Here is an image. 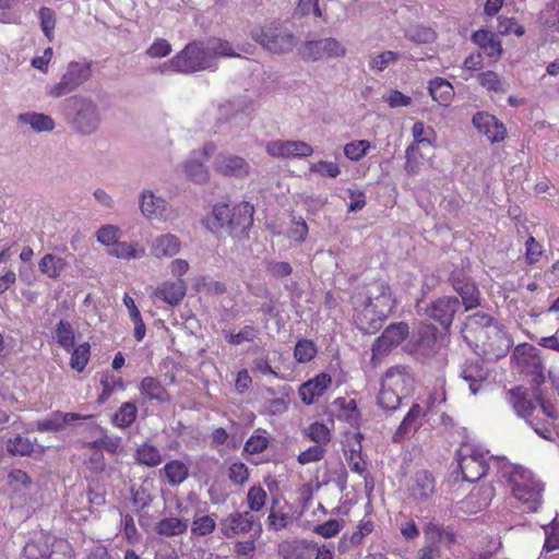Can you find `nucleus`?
<instances>
[{
	"label": "nucleus",
	"mask_w": 559,
	"mask_h": 559,
	"mask_svg": "<svg viewBox=\"0 0 559 559\" xmlns=\"http://www.w3.org/2000/svg\"><path fill=\"white\" fill-rule=\"evenodd\" d=\"M171 214L173 211L166 200L151 191L142 192V215L150 219L167 221Z\"/></svg>",
	"instance_id": "nucleus-21"
},
{
	"label": "nucleus",
	"mask_w": 559,
	"mask_h": 559,
	"mask_svg": "<svg viewBox=\"0 0 559 559\" xmlns=\"http://www.w3.org/2000/svg\"><path fill=\"white\" fill-rule=\"evenodd\" d=\"M343 527L342 520H329L323 524L316 525L312 532L323 538H332L336 536Z\"/></svg>",
	"instance_id": "nucleus-62"
},
{
	"label": "nucleus",
	"mask_w": 559,
	"mask_h": 559,
	"mask_svg": "<svg viewBox=\"0 0 559 559\" xmlns=\"http://www.w3.org/2000/svg\"><path fill=\"white\" fill-rule=\"evenodd\" d=\"M91 450H106L109 453L116 454L120 449V438H112L104 435L97 440L90 441L85 443Z\"/></svg>",
	"instance_id": "nucleus-60"
},
{
	"label": "nucleus",
	"mask_w": 559,
	"mask_h": 559,
	"mask_svg": "<svg viewBox=\"0 0 559 559\" xmlns=\"http://www.w3.org/2000/svg\"><path fill=\"white\" fill-rule=\"evenodd\" d=\"M213 167L216 173L228 177H245L250 171V166L245 158L224 153L216 156Z\"/></svg>",
	"instance_id": "nucleus-20"
},
{
	"label": "nucleus",
	"mask_w": 559,
	"mask_h": 559,
	"mask_svg": "<svg viewBox=\"0 0 559 559\" xmlns=\"http://www.w3.org/2000/svg\"><path fill=\"white\" fill-rule=\"evenodd\" d=\"M371 147L368 140H355L344 145V155L352 162H359L362 159Z\"/></svg>",
	"instance_id": "nucleus-44"
},
{
	"label": "nucleus",
	"mask_w": 559,
	"mask_h": 559,
	"mask_svg": "<svg viewBox=\"0 0 559 559\" xmlns=\"http://www.w3.org/2000/svg\"><path fill=\"white\" fill-rule=\"evenodd\" d=\"M207 45L212 55L214 69H216V60L218 57H238L230 43L227 40L212 39L207 41Z\"/></svg>",
	"instance_id": "nucleus-47"
},
{
	"label": "nucleus",
	"mask_w": 559,
	"mask_h": 559,
	"mask_svg": "<svg viewBox=\"0 0 559 559\" xmlns=\"http://www.w3.org/2000/svg\"><path fill=\"white\" fill-rule=\"evenodd\" d=\"M186 295V285L181 280L176 282H166L158 286L154 292L155 299L163 300L164 302L176 306Z\"/></svg>",
	"instance_id": "nucleus-28"
},
{
	"label": "nucleus",
	"mask_w": 559,
	"mask_h": 559,
	"mask_svg": "<svg viewBox=\"0 0 559 559\" xmlns=\"http://www.w3.org/2000/svg\"><path fill=\"white\" fill-rule=\"evenodd\" d=\"M19 120L29 124L37 132L51 131L55 128V121L50 116L37 112H25L19 116Z\"/></svg>",
	"instance_id": "nucleus-37"
},
{
	"label": "nucleus",
	"mask_w": 559,
	"mask_h": 559,
	"mask_svg": "<svg viewBox=\"0 0 559 559\" xmlns=\"http://www.w3.org/2000/svg\"><path fill=\"white\" fill-rule=\"evenodd\" d=\"M68 103L75 110L72 120L75 129L83 134L93 133L99 124L97 106L91 99L76 96L68 99Z\"/></svg>",
	"instance_id": "nucleus-10"
},
{
	"label": "nucleus",
	"mask_w": 559,
	"mask_h": 559,
	"mask_svg": "<svg viewBox=\"0 0 559 559\" xmlns=\"http://www.w3.org/2000/svg\"><path fill=\"white\" fill-rule=\"evenodd\" d=\"M405 37L417 44H427L435 40L436 34L430 27L416 26L407 29Z\"/></svg>",
	"instance_id": "nucleus-61"
},
{
	"label": "nucleus",
	"mask_w": 559,
	"mask_h": 559,
	"mask_svg": "<svg viewBox=\"0 0 559 559\" xmlns=\"http://www.w3.org/2000/svg\"><path fill=\"white\" fill-rule=\"evenodd\" d=\"M251 37L272 53L288 52L296 45L295 37L290 32L273 24L254 28L251 32Z\"/></svg>",
	"instance_id": "nucleus-7"
},
{
	"label": "nucleus",
	"mask_w": 559,
	"mask_h": 559,
	"mask_svg": "<svg viewBox=\"0 0 559 559\" xmlns=\"http://www.w3.org/2000/svg\"><path fill=\"white\" fill-rule=\"evenodd\" d=\"M493 464L499 467V481L506 486L523 510L537 511L543 502L544 485L534 474L508 461H496Z\"/></svg>",
	"instance_id": "nucleus-2"
},
{
	"label": "nucleus",
	"mask_w": 559,
	"mask_h": 559,
	"mask_svg": "<svg viewBox=\"0 0 559 559\" xmlns=\"http://www.w3.org/2000/svg\"><path fill=\"white\" fill-rule=\"evenodd\" d=\"M188 530V521L175 516L162 519L155 525V532L165 537L178 536Z\"/></svg>",
	"instance_id": "nucleus-33"
},
{
	"label": "nucleus",
	"mask_w": 559,
	"mask_h": 559,
	"mask_svg": "<svg viewBox=\"0 0 559 559\" xmlns=\"http://www.w3.org/2000/svg\"><path fill=\"white\" fill-rule=\"evenodd\" d=\"M50 537L40 536L27 542L22 550L21 559H46Z\"/></svg>",
	"instance_id": "nucleus-35"
},
{
	"label": "nucleus",
	"mask_w": 559,
	"mask_h": 559,
	"mask_svg": "<svg viewBox=\"0 0 559 559\" xmlns=\"http://www.w3.org/2000/svg\"><path fill=\"white\" fill-rule=\"evenodd\" d=\"M412 134L414 138V144L418 147L419 144H431L436 138V133L431 127L425 126L424 122L417 121L412 127Z\"/></svg>",
	"instance_id": "nucleus-58"
},
{
	"label": "nucleus",
	"mask_w": 559,
	"mask_h": 559,
	"mask_svg": "<svg viewBox=\"0 0 559 559\" xmlns=\"http://www.w3.org/2000/svg\"><path fill=\"white\" fill-rule=\"evenodd\" d=\"M252 527L253 515L250 512H233L219 522L221 534L228 539L247 534Z\"/></svg>",
	"instance_id": "nucleus-18"
},
{
	"label": "nucleus",
	"mask_w": 559,
	"mask_h": 559,
	"mask_svg": "<svg viewBox=\"0 0 559 559\" xmlns=\"http://www.w3.org/2000/svg\"><path fill=\"white\" fill-rule=\"evenodd\" d=\"M40 27L49 41L53 39V29L56 26V14L52 9L43 7L39 10Z\"/></svg>",
	"instance_id": "nucleus-59"
},
{
	"label": "nucleus",
	"mask_w": 559,
	"mask_h": 559,
	"mask_svg": "<svg viewBox=\"0 0 559 559\" xmlns=\"http://www.w3.org/2000/svg\"><path fill=\"white\" fill-rule=\"evenodd\" d=\"M91 74L92 70L90 63L70 62L61 80L50 87L48 94L52 97L68 95L86 82Z\"/></svg>",
	"instance_id": "nucleus-9"
},
{
	"label": "nucleus",
	"mask_w": 559,
	"mask_h": 559,
	"mask_svg": "<svg viewBox=\"0 0 559 559\" xmlns=\"http://www.w3.org/2000/svg\"><path fill=\"white\" fill-rule=\"evenodd\" d=\"M543 528L545 533V543L543 546V550L537 559H546L544 557L545 554L559 549V522L552 520Z\"/></svg>",
	"instance_id": "nucleus-40"
},
{
	"label": "nucleus",
	"mask_w": 559,
	"mask_h": 559,
	"mask_svg": "<svg viewBox=\"0 0 559 559\" xmlns=\"http://www.w3.org/2000/svg\"><path fill=\"white\" fill-rule=\"evenodd\" d=\"M266 153L275 158H304L313 154V147L305 141L273 140L265 145Z\"/></svg>",
	"instance_id": "nucleus-13"
},
{
	"label": "nucleus",
	"mask_w": 559,
	"mask_h": 559,
	"mask_svg": "<svg viewBox=\"0 0 559 559\" xmlns=\"http://www.w3.org/2000/svg\"><path fill=\"white\" fill-rule=\"evenodd\" d=\"M257 335L258 331L254 326L246 325L236 334H227L226 341L231 345H240L245 342H252Z\"/></svg>",
	"instance_id": "nucleus-64"
},
{
	"label": "nucleus",
	"mask_w": 559,
	"mask_h": 559,
	"mask_svg": "<svg viewBox=\"0 0 559 559\" xmlns=\"http://www.w3.org/2000/svg\"><path fill=\"white\" fill-rule=\"evenodd\" d=\"M472 122L478 132L487 136L491 143L501 142L506 138L507 130L503 123L488 112H476Z\"/></svg>",
	"instance_id": "nucleus-19"
},
{
	"label": "nucleus",
	"mask_w": 559,
	"mask_h": 559,
	"mask_svg": "<svg viewBox=\"0 0 559 559\" xmlns=\"http://www.w3.org/2000/svg\"><path fill=\"white\" fill-rule=\"evenodd\" d=\"M488 330L480 331L476 342L483 346L484 352H491L496 355L506 353L511 345V340L503 329L495 323Z\"/></svg>",
	"instance_id": "nucleus-17"
},
{
	"label": "nucleus",
	"mask_w": 559,
	"mask_h": 559,
	"mask_svg": "<svg viewBox=\"0 0 559 559\" xmlns=\"http://www.w3.org/2000/svg\"><path fill=\"white\" fill-rule=\"evenodd\" d=\"M266 491L261 486H252L247 493V504L250 511L259 512L265 506Z\"/></svg>",
	"instance_id": "nucleus-57"
},
{
	"label": "nucleus",
	"mask_w": 559,
	"mask_h": 559,
	"mask_svg": "<svg viewBox=\"0 0 559 559\" xmlns=\"http://www.w3.org/2000/svg\"><path fill=\"white\" fill-rule=\"evenodd\" d=\"M438 349L437 331L431 325H424L418 333L416 341V350L424 355L430 356Z\"/></svg>",
	"instance_id": "nucleus-32"
},
{
	"label": "nucleus",
	"mask_w": 559,
	"mask_h": 559,
	"mask_svg": "<svg viewBox=\"0 0 559 559\" xmlns=\"http://www.w3.org/2000/svg\"><path fill=\"white\" fill-rule=\"evenodd\" d=\"M91 416H81L76 413H62L55 412L49 418L40 420L37 423V430L40 432L45 431H60L66 425L72 424L79 419H86Z\"/></svg>",
	"instance_id": "nucleus-27"
},
{
	"label": "nucleus",
	"mask_w": 559,
	"mask_h": 559,
	"mask_svg": "<svg viewBox=\"0 0 559 559\" xmlns=\"http://www.w3.org/2000/svg\"><path fill=\"white\" fill-rule=\"evenodd\" d=\"M495 324L493 319L486 313H475L468 318L467 332L472 333L473 336L478 338L480 331L488 330L489 325Z\"/></svg>",
	"instance_id": "nucleus-48"
},
{
	"label": "nucleus",
	"mask_w": 559,
	"mask_h": 559,
	"mask_svg": "<svg viewBox=\"0 0 559 559\" xmlns=\"http://www.w3.org/2000/svg\"><path fill=\"white\" fill-rule=\"evenodd\" d=\"M408 335V325L404 322L390 324L372 345L371 361L379 362L391 349L401 344Z\"/></svg>",
	"instance_id": "nucleus-11"
},
{
	"label": "nucleus",
	"mask_w": 559,
	"mask_h": 559,
	"mask_svg": "<svg viewBox=\"0 0 559 559\" xmlns=\"http://www.w3.org/2000/svg\"><path fill=\"white\" fill-rule=\"evenodd\" d=\"M309 171L317 174L321 177L336 178L341 174V168L337 163L329 160H318L310 164Z\"/></svg>",
	"instance_id": "nucleus-56"
},
{
	"label": "nucleus",
	"mask_w": 559,
	"mask_h": 559,
	"mask_svg": "<svg viewBox=\"0 0 559 559\" xmlns=\"http://www.w3.org/2000/svg\"><path fill=\"white\" fill-rule=\"evenodd\" d=\"M7 450L13 455H29L34 450L33 441L27 437L16 435L7 441Z\"/></svg>",
	"instance_id": "nucleus-45"
},
{
	"label": "nucleus",
	"mask_w": 559,
	"mask_h": 559,
	"mask_svg": "<svg viewBox=\"0 0 559 559\" xmlns=\"http://www.w3.org/2000/svg\"><path fill=\"white\" fill-rule=\"evenodd\" d=\"M216 147L213 143H207L201 152H193L190 158L182 165V173L187 178L197 182L204 183L209 180V170L204 166V160L209 158Z\"/></svg>",
	"instance_id": "nucleus-14"
},
{
	"label": "nucleus",
	"mask_w": 559,
	"mask_h": 559,
	"mask_svg": "<svg viewBox=\"0 0 559 559\" xmlns=\"http://www.w3.org/2000/svg\"><path fill=\"white\" fill-rule=\"evenodd\" d=\"M460 308V301L456 297H440L432 301L426 309L429 318L439 322L444 329H448L454 318L455 312Z\"/></svg>",
	"instance_id": "nucleus-16"
},
{
	"label": "nucleus",
	"mask_w": 559,
	"mask_h": 559,
	"mask_svg": "<svg viewBox=\"0 0 559 559\" xmlns=\"http://www.w3.org/2000/svg\"><path fill=\"white\" fill-rule=\"evenodd\" d=\"M457 461L463 479L474 483L484 477L488 471L496 472L499 478V467L493 462L506 460L491 456L488 451L479 447L463 443L457 451Z\"/></svg>",
	"instance_id": "nucleus-5"
},
{
	"label": "nucleus",
	"mask_w": 559,
	"mask_h": 559,
	"mask_svg": "<svg viewBox=\"0 0 559 559\" xmlns=\"http://www.w3.org/2000/svg\"><path fill=\"white\" fill-rule=\"evenodd\" d=\"M102 393L98 396L99 403H105L114 393L124 390V381L121 377L114 374L110 370L99 373Z\"/></svg>",
	"instance_id": "nucleus-30"
},
{
	"label": "nucleus",
	"mask_w": 559,
	"mask_h": 559,
	"mask_svg": "<svg viewBox=\"0 0 559 559\" xmlns=\"http://www.w3.org/2000/svg\"><path fill=\"white\" fill-rule=\"evenodd\" d=\"M428 92L435 102L444 107H448L454 97L452 84L448 80L439 76L429 80Z\"/></svg>",
	"instance_id": "nucleus-29"
},
{
	"label": "nucleus",
	"mask_w": 559,
	"mask_h": 559,
	"mask_svg": "<svg viewBox=\"0 0 559 559\" xmlns=\"http://www.w3.org/2000/svg\"><path fill=\"white\" fill-rule=\"evenodd\" d=\"M66 266V260L52 253L45 254L38 263L39 271L47 275L49 278L53 280L61 275Z\"/></svg>",
	"instance_id": "nucleus-36"
},
{
	"label": "nucleus",
	"mask_w": 559,
	"mask_h": 559,
	"mask_svg": "<svg viewBox=\"0 0 559 559\" xmlns=\"http://www.w3.org/2000/svg\"><path fill=\"white\" fill-rule=\"evenodd\" d=\"M169 69L181 73L213 70V59L207 43L192 41L188 44L169 62L164 63L162 72Z\"/></svg>",
	"instance_id": "nucleus-6"
},
{
	"label": "nucleus",
	"mask_w": 559,
	"mask_h": 559,
	"mask_svg": "<svg viewBox=\"0 0 559 559\" xmlns=\"http://www.w3.org/2000/svg\"><path fill=\"white\" fill-rule=\"evenodd\" d=\"M415 378L406 366L389 368L381 377V389L378 395V404L388 411L396 409L403 397L408 396L414 390Z\"/></svg>",
	"instance_id": "nucleus-4"
},
{
	"label": "nucleus",
	"mask_w": 559,
	"mask_h": 559,
	"mask_svg": "<svg viewBox=\"0 0 559 559\" xmlns=\"http://www.w3.org/2000/svg\"><path fill=\"white\" fill-rule=\"evenodd\" d=\"M317 347L310 340H300L295 345L294 357L298 362L306 364L314 358Z\"/></svg>",
	"instance_id": "nucleus-52"
},
{
	"label": "nucleus",
	"mask_w": 559,
	"mask_h": 559,
	"mask_svg": "<svg viewBox=\"0 0 559 559\" xmlns=\"http://www.w3.org/2000/svg\"><path fill=\"white\" fill-rule=\"evenodd\" d=\"M400 59V53L388 50L381 53L374 55L370 57L369 67L371 70L382 72L390 64L395 63Z\"/></svg>",
	"instance_id": "nucleus-51"
},
{
	"label": "nucleus",
	"mask_w": 559,
	"mask_h": 559,
	"mask_svg": "<svg viewBox=\"0 0 559 559\" xmlns=\"http://www.w3.org/2000/svg\"><path fill=\"white\" fill-rule=\"evenodd\" d=\"M136 412L138 409L134 403H123L114 417L115 425L118 427L130 426L135 420Z\"/></svg>",
	"instance_id": "nucleus-53"
},
{
	"label": "nucleus",
	"mask_w": 559,
	"mask_h": 559,
	"mask_svg": "<svg viewBox=\"0 0 559 559\" xmlns=\"http://www.w3.org/2000/svg\"><path fill=\"white\" fill-rule=\"evenodd\" d=\"M181 248L179 238L171 234L159 235L152 240L150 251L156 258H170Z\"/></svg>",
	"instance_id": "nucleus-25"
},
{
	"label": "nucleus",
	"mask_w": 559,
	"mask_h": 559,
	"mask_svg": "<svg viewBox=\"0 0 559 559\" xmlns=\"http://www.w3.org/2000/svg\"><path fill=\"white\" fill-rule=\"evenodd\" d=\"M509 395L510 403L515 413L518 414V416L524 418L538 436L546 440H549L551 438V430L549 426L542 423H535L534 419L532 418L533 413L538 404L536 394L533 396L527 392L526 389L518 386L515 389H512L509 392Z\"/></svg>",
	"instance_id": "nucleus-8"
},
{
	"label": "nucleus",
	"mask_w": 559,
	"mask_h": 559,
	"mask_svg": "<svg viewBox=\"0 0 559 559\" xmlns=\"http://www.w3.org/2000/svg\"><path fill=\"white\" fill-rule=\"evenodd\" d=\"M215 513L206 515H195L191 523V534L198 537L211 535L216 528Z\"/></svg>",
	"instance_id": "nucleus-38"
},
{
	"label": "nucleus",
	"mask_w": 559,
	"mask_h": 559,
	"mask_svg": "<svg viewBox=\"0 0 559 559\" xmlns=\"http://www.w3.org/2000/svg\"><path fill=\"white\" fill-rule=\"evenodd\" d=\"M325 452L326 447L317 443L314 445L309 447L307 450L302 451L298 455L297 461L301 465L318 462L323 459Z\"/></svg>",
	"instance_id": "nucleus-63"
},
{
	"label": "nucleus",
	"mask_w": 559,
	"mask_h": 559,
	"mask_svg": "<svg viewBox=\"0 0 559 559\" xmlns=\"http://www.w3.org/2000/svg\"><path fill=\"white\" fill-rule=\"evenodd\" d=\"M331 381L332 380L330 376L321 373L313 379L302 383L298 391L301 401L307 405L312 404L316 400L324 394V392L330 386Z\"/></svg>",
	"instance_id": "nucleus-24"
},
{
	"label": "nucleus",
	"mask_w": 559,
	"mask_h": 559,
	"mask_svg": "<svg viewBox=\"0 0 559 559\" xmlns=\"http://www.w3.org/2000/svg\"><path fill=\"white\" fill-rule=\"evenodd\" d=\"M408 497L416 502L428 501L435 493L436 480L426 469L417 471L406 485Z\"/></svg>",
	"instance_id": "nucleus-15"
},
{
	"label": "nucleus",
	"mask_w": 559,
	"mask_h": 559,
	"mask_svg": "<svg viewBox=\"0 0 559 559\" xmlns=\"http://www.w3.org/2000/svg\"><path fill=\"white\" fill-rule=\"evenodd\" d=\"M346 53L345 47L335 38L329 37L308 40L302 47V58L317 61L322 58H341Z\"/></svg>",
	"instance_id": "nucleus-12"
},
{
	"label": "nucleus",
	"mask_w": 559,
	"mask_h": 559,
	"mask_svg": "<svg viewBox=\"0 0 559 559\" xmlns=\"http://www.w3.org/2000/svg\"><path fill=\"white\" fill-rule=\"evenodd\" d=\"M306 436L313 442L326 447L331 441L330 429L322 423L311 424L307 430Z\"/></svg>",
	"instance_id": "nucleus-50"
},
{
	"label": "nucleus",
	"mask_w": 559,
	"mask_h": 559,
	"mask_svg": "<svg viewBox=\"0 0 559 559\" xmlns=\"http://www.w3.org/2000/svg\"><path fill=\"white\" fill-rule=\"evenodd\" d=\"M269 444L267 433L264 430L258 429L247 440L245 444V451L250 454H258L263 452Z\"/></svg>",
	"instance_id": "nucleus-54"
},
{
	"label": "nucleus",
	"mask_w": 559,
	"mask_h": 559,
	"mask_svg": "<svg viewBox=\"0 0 559 559\" xmlns=\"http://www.w3.org/2000/svg\"><path fill=\"white\" fill-rule=\"evenodd\" d=\"M472 40L479 46L489 58L495 60L500 58L502 45L497 34L487 29H478L472 34Z\"/></svg>",
	"instance_id": "nucleus-26"
},
{
	"label": "nucleus",
	"mask_w": 559,
	"mask_h": 559,
	"mask_svg": "<svg viewBox=\"0 0 559 559\" xmlns=\"http://www.w3.org/2000/svg\"><path fill=\"white\" fill-rule=\"evenodd\" d=\"M425 545L451 544L454 542V535L450 531L444 530L440 525L429 522L424 528Z\"/></svg>",
	"instance_id": "nucleus-34"
},
{
	"label": "nucleus",
	"mask_w": 559,
	"mask_h": 559,
	"mask_svg": "<svg viewBox=\"0 0 559 559\" xmlns=\"http://www.w3.org/2000/svg\"><path fill=\"white\" fill-rule=\"evenodd\" d=\"M495 497L491 485L475 487L462 501L461 509L468 513H477L486 509Z\"/></svg>",
	"instance_id": "nucleus-22"
},
{
	"label": "nucleus",
	"mask_w": 559,
	"mask_h": 559,
	"mask_svg": "<svg viewBox=\"0 0 559 559\" xmlns=\"http://www.w3.org/2000/svg\"><path fill=\"white\" fill-rule=\"evenodd\" d=\"M428 413V406L414 403L394 433V441L414 433L423 425V419Z\"/></svg>",
	"instance_id": "nucleus-23"
},
{
	"label": "nucleus",
	"mask_w": 559,
	"mask_h": 559,
	"mask_svg": "<svg viewBox=\"0 0 559 559\" xmlns=\"http://www.w3.org/2000/svg\"><path fill=\"white\" fill-rule=\"evenodd\" d=\"M350 301L353 321L366 334L379 331L396 305L391 287L384 281H376L364 292L355 293Z\"/></svg>",
	"instance_id": "nucleus-1"
},
{
	"label": "nucleus",
	"mask_w": 559,
	"mask_h": 559,
	"mask_svg": "<svg viewBox=\"0 0 559 559\" xmlns=\"http://www.w3.org/2000/svg\"><path fill=\"white\" fill-rule=\"evenodd\" d=\"M455 290L462 298L465 310L475 308L479 304V292L474 283H463L454 286Z\"/></svg>",
	"instance_id": "nucleus-41"
},
{
	"label": "nucleus",
	"mask_w": 559,
	"mask_h": 559,
	"mask_svg": "<svg viewBox=\"0 0 559 559\" xmlns=\"http://www.w3.org/2000/svg\"><path fill=\"white\" fill-rule=\"evenodd\" d=\"M163 471L168 483L173 486L181 484L188 477V466L178 460L167 463Z\"/></svg>",
	"instance_id": "nucleus-42"
},
{
	"label": "nucleus",
	"mask_w": 559,
	"mask_h": 559,
	"mask_svg": "<svg viewBox=\"0 0 559 559\" xmlns=\"http://www.w3.org/2000/svg\"><path fill=\"white\" fill-rule=\"evenodd\" d=\"M497 31L502 36H508V35L513 34L518 37H521L525 33V28L521 24L518 23L515 17H508L504 15L498 16Z\"/></svg>",
	"instance_id": "nucleus-49"
},
{
	"label": "nucleus",
	"mask_w": 559,
	"mask_h": 559,
	"mask_svg": "<svg viewBox=\"0 0 559 559\" xmlns=\"http://www.w3.org/2000/svg\"><path fill=\"white\" fill-rule=\"evenodd\" d=\"M478 83L489 92L504 93L503 82L499 75L493 71H485L478 74Z\"/></svg>",
	"instance_id": "nucleus-55"
},
{
	"label": "nucleus",
	"mask_w": 559,
	"mask_h": 559,
	"mask_svg": "<svg viewBox=\"0 0 559 559\" xmlns=\"http://www.w3.org/2000/svg\"><path fill=\"white\" fill-rule=\"evenodd\" d=\"M254 209L249 202H240L230 206L229 204H216L211 215L203 219L205 227L216 233L226 228L230 236L245 238L247 231L253 224Z\"/></svg>",
	"instance_id": "nucleus-3"
},
{
	"label": "nucleus",
	"mask_w": 559,
	"mask_h": 559,
	"mask_svg": "<svg viewBox=\"0 0 559 559\" xmlns=\"http://www.w3.org/2000/svg\"><path fill=\"white\" fill-rule=\"evenodd\" d=\"M461 376L468 383L472 394H476L481 389L487 372L478 362H466Z\"/></svg>",
	"instance_id": "nucleus-31"
},
{
	"label": "nucleus",
	"mask_w": 559,
	"mask_h": 559,
	"mask_svg": "<svg viewBox=\"0 0 559 559\" xmlns=\"http://www.w3.org/2000/svg\"><path fill=\"white\" fill-rule=\"evenodd\" d=\"M55 338L60 347L70 352L73 348L75 334L72 324L67 320H60L55 329Z\"/></svg>",
	"instance_id": "nucleus-39"
},
{
	"label": "nucleus",
	"mask_w": 559,
	"mask_h": 559,
	"mask_svg": "<svg viewBox=\"0 0 559 559\" xmlns=\"http://www.w3.org/2000/svg\"><path fill=\"white\" fill-rule=\"evenodd\" d=\"M70 367L78 372H82L88 364L91 356V346L87 342L71 348Z\"/></svg>",
	"instance_id": "nucleus-43"
},
{
	"label": "nucleus",
	"mask_w": 559,
	"mask_h": 559,
	"mask_svg": "<svg viewBox=\"0 0 559 559\" xmlns=\"http://www.w3.org/2000/svg\"><path fill=\"white\" fill-rule=\"evenodd\" d=\"M46 559H74L70 544L64 539L49 540V550Z\"/></svg>",
	"instance_id": "nucleus-46"
}]
</instances>
